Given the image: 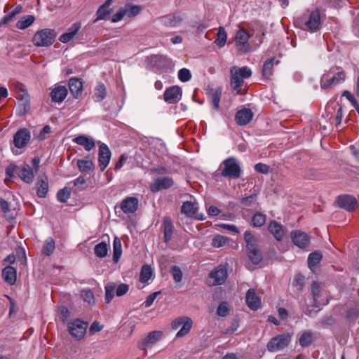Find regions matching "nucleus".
Masks as SVG:
<instances>
[{"mask_svg": "<svg viewBox=\"0 0 359 359\" xmlns=\"http://www.w3.org/2000/svg\"><path fill=\"white\" fill-rule=\"evenodd\" d=\"M266 222V215L262 213H256L252 217V224L255 226H262Z\"/></svg>", "mask_w": 359, "mask_h": 359, "instance_id": "nucleus-53", "label": "nucleus"}, {"mask_svg": "<svg viewBox=\"0 0 359 359\" xmlns=\"http://www.w3.org/2000/svg\"><path fill=\"white\" fill-rule=\"evenodd\" d=\"M57 33L54 29L45 28L34 34L32 43L36 47H48L55 41Z\"/></svg>", "mask_w": 359, "mask_h": 359, "instance_id": "nucleus-3", "label": "nucleus"}, {"mask_svg": "<svg viewBox=\"0 0 359 359\" xmlns=\"http://www.w3.org/2000/svg\"><path fill=\"white\" fill-rule=\"evenodd\" d=\"M274 64L275 60L273 58L264 62L262 69V74L264 78L269 79L272 76Z\"/></svg>", "mask_w": 359, "mask_h": 359, "instance_id": "nucleus-43", "label": "nucleus"}, {"mask_svg": "<svg viewBox=\"0 0 359 359\" xmlns=\"http://www.w3.org/2000/svg\"><path fill=\"white\" fill-rule=\"evenodd\" d=\"M163 22L170 27H177L182 22V18L180 15L170 14L163 18Z\"/></svg>", "mask_w": 359, "mask_h": 359, "instance_id": "nucleus-35", "label": "nucleus"}, {"mask_svg": "<svg viewBox=\"0 0 359 359\" xmlns=\"http://www.w3.org/2000/svg\"><path fill=\"white\" fill-rule=\"evenodd\" d=\"M193 321L189 317H185L184 321L182 325L181 329L176 334L177 337H182L187 334L192 327Z\"/></svg>", "mask_w": 359, "mask_h": 359, "instance_id": "nucleus-38", "label": "nucleus"}, {"mask_svg": "<svg viewBox=\"0 0 359 359\" xmlns=\"http://www.w3.org/2000/svg\"><path fill=\"white\" fill-rule=\"evenodd\" d=\"M0 208L1 211L4 212L5 217H6L8 219L13 217V216L11 215L10 214L11 210L9 203L6 200L3 198L0 199Z\"/></svg>", "mask_w": 359, "mask_h": 359, "instance_id": "nucleus-56", "label": "nucleus"}, {"mask_svg": "<svg viewBox=\"0 0 359 359\" xmlns=\"http://www.w3.org/2000/svg\"><path fill=\"white\" fill-rule=\"evenodd\" d=\"M253 117V113L250 109H243L237 111L236 121L240 126H245L249 123Z\"/></svg>", "mask_w": 359, "mask_h": 359, "instance_id": "nucleus-23", "label": "nucleus"}, {"mask_svg": "<svg viewBox=\"0 0 359 359\" xmlns=\"http://www.w3.org/2000/svg\"><path fill=\"white\" fill-rule=\"evenodd\" d=\"M111 156V153L108 146L104 143H102L99 147L98 152V165L101 171H104L108 166Z\"/></svg>", "mask_w": 359, "mask_h": 359, "instance_id": "nucleus-12", "label": "nucleus"}, {"mask_svg": "<svg viewBox=\"0 0 359 359\" xmlns=\"http://www.w3.org/2000/svg\"><path fill=\"white\" fill-rule=\"evenodd\" d=\"M173 232V226L172 221L169 217H165L163 219V233L164 240L167 243L172 238Z\"/></svg>", "mask_w": 359, "mask_h": 359, "instance_id": "nucleus-33", "label": "nucleus"}, {"mask_svg": "<svg viewBox=\"0 0 359 359\" xmlns=\"http://www.w3.org/2000/svg\"><path fill=\"white\" fill-rule=\"evenodd\" d=\"M139 201L135 197H127L122 201L120 208L125 214H133L138 208Z\"/></svg>", "mask_w": 359, "mask_h": 359, "instance_id": "nucleus-17", "label": "nucleus"}, {"mask_svg": "<svg viewBox=\"0 0 359 359\" xmlns=\"http://www.w3.org/2000/svg\"><path fill=\"white\" fill-rule=\"evenodd\" d=\"M70 197V191L67 188L61 189L57 194V198L61 203H65Z\"/></svg>", "mask_w": 359, "mask_h": 359, "instance_id": "nucleus-54", "label": "nucleus"}, {"mask_svg": "<svg viewBox=\"0 0 359 359\" xmlns=\"http://www.w3.org/2000/svg\"><path fill=\"white\" fill-rule=\"evenodd\" d=\"M182 93V88L177 86L170 87L164 92V100L169 104L176 103L180 100Z\"/></svg>", "mask_w": 359, "mask_h": 359, "instance_id": "nucleus-15", "label": "nucleus"}, {"mask_svg": "<svg viewBox=\"0 0 359 359\" xmlns=\"http://www.w3.org/2000/svg\"><path fill=\"white\" fill-rule=\"evenodd\" d=\"M342 95L345 97L351 103V105L357 110V111L359 112V104L354 96L347 90H345Z\"/></svg>", "mask_w": 359, "mask_h": 359, "instance_id": "nucleus-57", "label": "nucleus"}, {"mask_svg": "<svg viewBox=\"0 0 359 359\" xmlns=\"http://www.w3.org/2000/svg\"><path fill=\"white\" fill-rule=\"evenodd\" d=\"M18 175L27 183H31L34 179V172L29 165H23L18 169Z\"/></svg>", "mask_w": 359, "mask_h": 359, "instance_id": "nucleus-25", "label": "nucleus"}, {"mask_svg": "<svg viewBox=\"0 0 359 359\" xmlns=\"http://www.w3.org/2000/svg\"><path fill=\"white\" fill-rule=\"evenodd\" d=\"M244 240L246 243L247 250H253L257 248V240L250 231L245 232Z\"/></svg>", "mask_w": 359, "mask_h": 359, "instance_id": "nucleus-41", "label": "nucleus"}, {"mask_svg": "<svg viewBox=\"0 0 359 359\" xmlns=\"http://www.w3.org/2000/svg\"><path fill=\"white\" fill-rule=\"evenodd\" d=\"M18 168L19 167L16 166L14 164L8 165L6 169V173L7 177L9 178H12L15 173L18 175Z\"/></svg>", "mask_w": 359, "mask_h": 359, "instance_id": "nucleus-62", "label": "nucleus"}, {"mask_svg": "<svg viewBox=\"0 0 359 359\" xmlns=\"http://www.w3.org/2000/svg\"><path fill=\"white\" fill-rule=\"evenodd\" d=\"M36 187L38 196L41 198L46 197L48 191V182L47 177L45 175L39 177Z\"/></svg>", "mask_w": 359, "mask_h": 359, "instance_id": "nucleus-28", "label": "nucleus"}, {"mask_svg": "<svg viewBox=\"0 0 359 359\" xmlns=\"http://www.w3.org/2000/svg\"><path fill=\"white\" fill-rule=\"evenodd\" d=\"M126 15L128 18H133L140 13L142 8L140 6H126L124 8Z\"/></svg>", "mask_w": 359, "mask_h": 359, "instance_id": "nucleus-50", "label": "nucleus"}, {"mask_svg": "<svg viewBox=\"0 0 359 359\" xmlns=\"http://www.w3.org/2000/svg\"><path fill=\"white\" fill-rule=\"evenodd\" d=\"M35 18L33 15H25L17 22L16 27L20 29H25L31 26Z\"/></svg>", "mask_w": 359, "mask_h": 359, "instance_id": "nucleus-39", "label": "nucleus"}, {"mask_svg": "<svg viewBox=\"0 0 359 359\" xmlns=\"http://www.w3.org/2000/svg\"><path fill=\"white\" fill-rule=\"evenodd\" d=\"M172 275L173 277L174 280L176 283H180L182 279V273L180 267L178 266H173L171 270Z\"/></svg>", "mask_w": 359, "mask_h": 359, "instance_id": "nucleus-59", "label": "nucleus"}, {"mask_svg": "<svg viewBox=\"0 0 359 359\" xmlns=\"http://www.w3.org/2000/svg\"><path fill=\"white\" fill-rule=\"evenodd\" d=\"M248 257L251 260V262L255 264H259L262 259V255L257 248H255L253 250H248Z\"/></svg>", "mask_w": 359, "mask_h": 359, "instance_id": "nucleus-51", "label": "nucleus"}, {"mask_svg": "<svg viewBox=\"0 0 359 359\" xmlns=\"http://www.w3.org/2000/svg\"><path fill=\"white\" fill-rule=\"evenodd\" d=\"M248 306L253 311H257L261 306V299L255 292V289H249L245 296Z\"/></svg>", "mask_w": 359, "mask_h": 359, "instance_id": "nucleus-19", "label": "nucleus"}, {"mask_svg": "<svg viewBox=\"0 0 359 359\" xmlns=\"http://www.w3.org/2000/svg\"><path fill=\"white\" fill-rule=\"evenodd\" d=\"M228 276L225 266L219 265L209 274L208 283L210 285H220L224 283Z\"/></svg>", "mask_w": 359, "mask_h": 359, "instance_id": "nucleus-7", "label": "nucleus"}, {"mask_svg": "<svg viewBox=\"0 0 359 359\" xmlns=\"http://www.w3.org/2000/svg\"><path fill=\"white\" fill-rule=\"evenodd\" d=\"M338 205L348 211L353 210L356 205V199L350 195H341L337 200Z\"/></svg>", "mask_w": 359, "mask_h": 359, "instance_id": "nucleus-20", "label": "nucleus"}, {"mask_svg": "<svg viewBox=\"0 0 359 359\" xmlns=\"http://www.w3.org/2000/svg\"><path fill=\"white\" fill-rule=\"evenodd\" d=\"M198 210V203L196 202L186 201L181 208L182 213L188 217H193Z\"/></svg>", "mask_w": 359, "mask_h": 359, "instance_id": "nucleus-30", "label": "nucleus"}, {"mask_svg": "<svg viewBox=\"0 0 359 359\" xmlns=\"http://www.w3.org/2000/svg\"><path fill=\"white\" fill-rule=\"evenodd\" d=\"M315 337L311 331H304L299 337V343L302 347H307L314 341Z\"/></svg>", "mask_w": 359, "mask_h": 359, "instance_id": "nucleus-31", "label": "nucleus"}, {"mask_svg": "<svg viewBox=\"0 0 359 359\" xmlns=\"http://www.w3.org/2000/svg\"><path fill=\"white\" fill-rule=\"evenodd\" d=\"M290 342V336L283 334L273 337L267 344V349L270 352H276L287 346Z\"/></svg>", "mask_w": 359, "mask_h": 359, "instance_id": "nucleus-6", "label": "nucleus"}, {"mask_svg": "<svg viewBox=\"0 0 359 359\" xmlns=\"http://www.w3.org/2000/svg\"><path fill=\"white\" fill-rule=\"evenodd\" d=\"M294 25L302 30L316 32L321 27L320 11L317 9L304 14L294 20Z\"/></svg>", "mask_w": 359, "mask_h": 359, "instance_id": "nucleus-1", "label": "nucleus"}, {"mask_svg": "<svg viewBox=\"0 0 359 359\" xmlns=\"http://www.w3.org/2000/svg\"><path fill=\"white\" fill-rule=\"evenodd\" d=\"M152 269L149 265H144L142 267L140 276V280L142 283H147L149 280L151 279L152 276Z\"/></svg>", "mask_w": 359, "mask_h": 359, "instance_id": "nucleus-48", "label": "nucleus"}, {"mask_svg": "<svg viewBox=\"0 0 359 359\" xmlns=\"http://www.w3.org/2000/svg\"><path fill=\"white\" fill-rule=\"evenodd\" d=\"M77 166L81 172H88L95 168V164L88 157L77 161Z\"/></svg>", "mask_w": 359, "mask_h": 359, "instance_id": "nucleus-32", "label": "nucleus"}, {"mask_svg": "<svg viewBox=\"0 0 359 359\" xmlns=\"http://www.w3.org/2000/svg\"><path fill=\"white\" fill-rule=\"evenodd\" d=\"M83 301L92 304L95 302L93 292L90 289H84L81 292Z\"/></svg>", "mask_w": 359, "mask_h": 359, "instance_id": "nucleus-52", "label": "nucleus"}, {"mask_svg": "<svg viewBox=\"0 0 359 359\" xmlns=\"http://www.w3.org/2000/svg\"><path fill=\"white\" fill-rule=\"evenodd\" d=\"M191 78V74L190 71L187 68H182L180 69L178 72V79L182 82H187L189 81Z\"/></svg>", "mask_w": 359, "mask_h": 359, "instance_id": "nucleus-55", "label": "nucleus"}, {"mask_svg": "<svg viewBox=\"0 0 359 359\" xmlns=\"http://www.w3.org/2000/svg\"><path fill=\"white\" fill-rule=\"evenodd\" d=\"M311 292L313 295V301L316 306H319L322 304H327L328 300L321 299L322 296H327L325 291L321 290V287L319 283L313 282L311 285Z\"/></svg>", "mask_w": 359, "mask_h": 359, "instance_id": "nucleus-16", "label": "nucleus"}, {"mask_svg": "<svg viewBox=\"0 0 359 359\" xmlns=\"http://www.w3.org/2000/svg\"><path fill=\"white\" fill-rule=\"evenodd\" d=\"M268 230L278 241H282L286 233L285 227L275 220L270 222Z\"/></svg>", "mask_w": 359, "mask_h": 359, "instance_id": "nucleus-18", "label": "nucleus"}, {"mask_svg": "<svg viewBox=\"0 0 359 359\" xmlns=\"http://www.w3.org/2000/svg\"><path fill=\"white\" fill-rule=\"evenodd\" d=\"M174 184L172 179L170 177H163L155 179L149 186L151 191L156 193L162 189H167Z\"/></svg>", "mask_w": 359, "mask_h": 359, "instance_id": "nucleus-13", "label": "nucleus"}, {"mask_svg": "<svg viewBox=\"0 0 359 359\" xmlns=\"http://www.w3.org/2000/svg\"><path fill=\"white\" fill-rule=\"evenodd\" d=\"M227 39V34L224 27H220L217 34V39L215 40V43L219 48L223 47Z\"/></svg>", "mask_w": 359, "mask_h": 359, "instance_id": "nucleus-46", "label": "nucleus"}, {"mask_svg": "<svg viewBox=\"0 0 359 359\" xmlns=\"http://www.w3.org/2000/svg\"><path fill=\"white\" fill-rule=\"evenodd\" d=\"M229 309L226 302H222L217 309V314L221 317H225L229 314Z\"/></svg>", "mask_w": 359, "mask_h": 359, "instance_id": "nucleus-58", "label": "nucleus"}, {"mask_svg": "<svg viewBox=\"0 0 359 359\" xmlns=\"http://www.w3.org/2000/svg\"><path fill=\"white\" fill-rule=\"evenodd\" d=\"M292 243L299 248H305L309 245V236L300 230H295L291 232Z\"/></svg>", "mask_w": 359, "mask_h": 359, "instance_id": "nucleus-14", "label": "nucleus"}, {"mask_svg": "<svg viewBox=\"0 0 359 359\" xmlns=\"http://www.w3.org/2000/svg\"><path fill=\"white\" fill-rule=\"evenodd\" d=\"M126 15V11L124 9L119 10L116 13L113 15V16L111 18V22H118L121 21L123 17Z\"/></svg>", "mask_w": 359, "mask_h": 359, "instance_id": "nucleus-63", "label": "nucleus"}, {"mask_svg": "<svg viewBox=\"0 0 359 359\" xmlns=\"http://www.w3.org/2000/svg\"><path fill=\"white\" fill-rule=\"evenodd\" d=\"M249 39L250 34L245 29L241 28L236 32L234 40L236 48L240 52L247 53L250 50Z\"/></svg>", "mask_w": 359, "mask_h": 359, "instance_id": "nucleus-8", "label": "nucleus"}, {"mask_svg": "<svg viewBox=\"0 0 359 359\" xmlns=\"http://www.w3.org/2000/svg\"><path fill=\"white\" fill-rule=\"evenodd\" d=\"M321 259L322 255L320 253L318 252L311 253L308 257V264L309 268L313 270Z\"/></svg>", "mask_w": 359, "mask_h": 359, "instance_id": "nucleus-49", "label": "nucleus"}, {"mask_svg": "<svg viewBox=\"0 0 359 359\" xmlns=\"http://www.w3.org/2000/svg\"><path fill=\"white\" fill-rule=\"evenodd\" d=\"M95 255L99 258H104L108 253V245L105 242L97 244L94 248Z\"/></svg>", "mask_w": 359, "mask_h": 359, "instance_id": "nucleus-44", "label": "nucleus"}, {"mask_svg": "<svg viewBox=\"0 0 359 359\" xmlns=\"http://www.w3.org/2000/svg\"><path fill=\"white\" fill-rule=\"evenodd\" d=\"M334 68H331L328 72L323 74L320 79L322 89H330L345 80L344 72L341 70L336 72Z\"/></svg>", "mask_w": 359, "mask_h": 359, "instance_id": "nucleus-5", "label": "nucleus"}, {"mask_svg": "<svg viewBox=\"0 0 359 359\" xmlns=\"http://www.w3.org/2000/svg\"><path fill=\"white\" fill-rule=\"evenodd\" d=\"M219 170L221 171L222 176L229 179H237L240 177L241 169L233 157H229L225 159L220 165Z\"/></svg>", "mask_w": 359, "mask_h": 359, "instance_id": "nucleus-4", "label": "nucleus"}, {"mask_svg": "<svg viewBox=\"0 0 359 359\" xmlns=\"http://www.w3.org/2000/svg\"><path fill=\"white\" fill-rule=\"evenodd\" d=\"M81 27V25L80 22L74 23L65 33L60 36V41L64 43L69 42L76 36Z\"/></svg>", "mask_w": 359, "mask_h": 359, "instance_id": "nucleus-24", "label": "nucleus"}, {"mask_svg": "<svg viewBox=\"0 0 359 359\" xmlns=\"http://www.w3.org/2000/svg\"><path fill=\"white\" fill-rule=\"evenodd\" d=\"M229 239L222 235H215L212 239V245L215 248H222L229 244Z\"/></svg>", "mask_w": 359, "mask_h": 359, "instance_id": "nucleus-45", "label": "nucleus"}, {"mask_svg": "<svg viewBox=\"0 0 359 359\" xmlns=\"http://www.w3.org/2000/svg\"><path fill=\"white\" fill-rule=\"evenodd\" d=\"M122 255V245L121 240L118 237H115L113 242V260L117 263Z\"/></svg>", "mask_w": 359, "mask_h": 359, "instance_id": "nucleus-36", "label": "nucleus"}, {"mask_svg": "<svg viewBox=\"0 0 359 359\" xmlns=\"http://www.w3.org/2000/svg\"><path fill=\"white\" fill-rule=\"evenodd\" d=\"M71 94L74 98H78L82 93L83 83L81 79L77 78H71L68 82Z\"/></svg>", "mask_w": 359, "mask_h": 359, "instance_id": "nucleus-26", "label": "nucleus"}, {"mask_svg": "<svg viewBox=\"0 0 359 359\" xmlns=\"http://www.w3.org/2000/svg\"><path fill=\"white\" fill-rule=\"evenodd\" d=\"M31 139V134L28 129L20 128L13 136V144L17 149H22L27 146Z\"/></svg>", "mask_w": 359, "mask_h": 359, "instance_id": "nucleus-11", "label": "nucleus"}, {"mask_svg": "<svg viewBox=\"0 0 359 359\" xmlns=\"http://www.w3.org/2000/svg\"><path fill=\"white\" fill-rule=\"evenodd\" d=\"M88 323L80 319H75L68 323V330L70 334L78 339H81L86 331Z\"/></svg>", "mask_w": 359, "mask_h": 359, "instance_id": "nucleus-9", "label": "nucleus"}, {"mask_svg": "<svg viewBox=\"0 0 359 359\" xmlns=\"http://www.w3.org/2000/svg\"><path fill=\"white\" fill-rule=\"evenodd\" d=\"M73 142L79 145L82 146L88 151L92 150L95 147L94 140L84 135L76 137L73 139Z\"/></svg>", "mask_w": 359, "mask_h": 359, "instance_id": "nucleus-27", "label": "nucleus"}, {"mask_svg": "<svg viewBox=\"0 0 359 359\" xmlns=\"http://www.w3.org/2000/svg\"><path fill=\"white\" fill-rule=\"evenodd\" d=\"M105 290V302L109 304L111 302L113 298L114 297V294L116 292V284L112 282H109L106 284L104 287Z\"/></svg>", "mask_w": 359, "mask_h": 359, "instance_id": "nucleus-42", "label": "nucleus"}, {"mask_svg": "<svg viewBox=\"0 0 359 359\" xmlns=\"http://www.w3.org/2000/svg\"><path fill=\"white\" fill-rule=\"evenodd\" d=\"M238 327H239L238 320L236 319H233L231 322L230 326L225 330L224 333L226 334L233 333L234 332H236L238 330Z\"/></svg>", "mask_w": 359, "mask_h": 359, "instance_id": "nucleus-60", "label": "nucleus"}, {"mask_svg": "<svg viewBox=\"0 0 359 359\" xmlns=\"http://www.w3.org/2000/svg\"><path fill=\"white\" fill-rule=\"evenodd\" d=\"M222 88L217 87L215 89H211L210 90V95L211 96L212 102L213 104V107L218 110L219 109V102L222 96Z\"/></svg>", "mask_w": 359, "mask_h": 359, "instance_id": "nucleus-34", "label": "nucleus"}, {"mask_svg": "<svg viewBox=\"0 0 359 359\" xmlns=\"http://www.w3.org/2000/svg\"><path fill=\"white\" fill-rule=\"evenodd\" d=\"M255 169L257 172L262 174H267L269 171V167L262 163H257L255 165Z\"/></svg>", "mask_w": 359, "mask_h": 359, "instance_id": "nucleus-64", "label": "nucleus"}, {"mask_svg": "<svg viewBox=\"0 0 359 359\" xmlns=\"http://www.w3.org/2000/svg\"><path fill=\"white\" fill-rule=\"evenodd\" d=\"M252 70L247 66L238 67L233 66L230 69L231 87L236 94H241V87L244 79H248L252 76Z\"/></svg>", "mask_w": 359, "mask_h": 359, "instance_id": "nucleus-2", "label": "nucleus"}, {"mask_svg": "<svg viewBox=\"0 0 359 359\" xmlns=\"http://www.w3.org/2000/svg\"><path fill=\"white\" fill-rule=\"evenodd\" d=\"M129 287L127 284L121 283L117 287H116V294L118 297H121L127 293Z\"/></svg>", "mask_w": 359, "mask_h": 359, "instance_id": "nucleus-61", "label": "nucleus"}, {"mask_svg": "<svg viewBox=\"0 0 359 359\" xmlns=\"http://www.w3.org/2000/svg\"><path fill=\"white\" fill-rule=\"evenodd\" d=\"M15 90L20 97L24 110L27 111L30 108V99L27 90L25 88V86L21 83H15Z\"/></svg>", "mask_w": 359, "mask_h": 359, "instance_id": "nucleus-22", "label": "nucleus"}, {"mask_svg": "<svg viewBox=\"0 0 359 359\" xmlns=\"http://www.w3.org/2000/svg\"><path fill=\"white\" fill-rule=\"evenodd\" d=\"M68 94L67 88L63 86H56L50 92V97L53 102L60 104Z\"/></svg>", "mask_w": 359, "mask_h": 359, "instance_id": "nucleus-21", "label": "nucleus"}, {"mask_svg": "<svg viewBox=\"0 0 359 359\" xmlns=\"http://www.w3.org/2000/svg\"><path fill=\"white\" fill-rule=\"evenodd\" d=\"M55 248V241L52 238L49 237L43 243L42 253L46 256H50L54 252Z\"/></svg>", "mask_w": 359, "mask_h": 359, "instance_id": "nucleus-40", "label": "nucleus"}, {"mask_svg": "<svg viewBox=\"0 0 359 359\" xmlns=\"http://www.w3.org/2000/svg\"><path fill=\"white\" fill-rule=\"evenodd\" d=\"M2 276L6 283L13 285L15 283L17 278L16 269L13 266H8L2 270Z\"/></svg>", "mask_w": 359, "mask_h": 359, "instance_id": "nucleus-29", "label": "nucleus"}, {"mask_svg": "<svg viewBox=\"0 0 359 359\" xmlns=\"http://www.w3.org/2000/svg\"><path fill=\"white\" fill-rule=\"evenodd\" d=\"M162 337L163 332L161 331L150 332L144 339L139 342V348L146 352L148 348H150L161 340Z\"/></svg>", "mask_w": 359, "mask_h": 359, "instance_id": "nucleus-10", "label": "nucleus"}, {"mask_svg": "<svg viewBox=\"0 0 359 359\" xmlns=\"http://www.w3.org/2000/svg\"><path fill=\"white\" fill-rule=\"evenodd\" d=\"M107 95V90L103 83H98L94 89L93 98L95 102L102 101Z\"/></svg>", "mask_w": 359, "mask_h": 359, "instance_id": "nucleus-37", "label": "nucleus"}, {"mask_svg": "<svg viewBox=\"0 0 359 359\" xmlns=\"http://www.w3.org/2000/svg\"><path fill=\"white\" fill-rule=\"evenodd\" d=\"M111 13V10L106 8L105 6H101L97 11V18L95 20V22L98 20H108L110 19V15Z\"/></svg>", "mask_w": 359, "mask_h": 359, "instance_id": "nucleus-47", "label": "nucleus"}]
</instances>
